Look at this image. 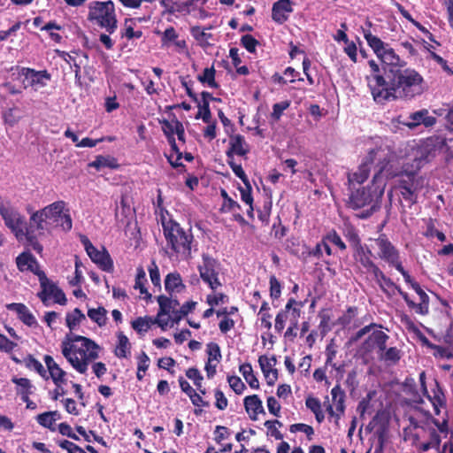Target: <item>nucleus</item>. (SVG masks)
<instances>
[{
  "mask_svg": "<svg viewBox=\"0 0 453 453\" xmlns=\"http://www.w3.org/2000/svg\"><path fill=\"white\" fill-rule=\"evenodd\" d=\"M410 425L403 429L404 440L411 442L418 453L439 450L441 440L452 435L446 412L441 420L436 419L429 411L409 415Z\"/></svg>",
  "mask_w": 453,
  "mask_h": 453,
  "instance_id": "1",
  "label": "nucleus"
},
{
  "mask_svg": "<svg viewBox=\"0 0 453 453\" xmlns=\"http://www.w3.org/2000/svg\"><path fill=\"white\" fill-rule=\"evenodd\" d=\"M388 72L386 85L383 87L381 97L377 103H384L390 99L411 100L421 96L425 91L423 76L414 68L394 67Z\"/></svg>",
  "mask_w": 453,
  "mask_h": 453,
  "instance_id": "2",
  "label": "nucleus"
},
{
  "mask_svg": "<svg viewBox=\"0 0 453 453\" xmlns=\"http://www.w3.org/2000/svg\"><path fill=\"white\" fill-rule=\"evenodd\" d=\"M100 346L93 340L68 333L61 342V352L78 372L84 374L88 365L98 358Z\"/></svg>",
  "mask_w": 453,
  "mask_h": 453,
  "instance_id": "3",
  "label": "nucleus"
},
{
  "mask_svg": "<svg viewBox=\"0 0 453 453\" xmlns=\"http://www.w3.org/2000/svg\"><path fill=\"white\" fill-rule=\"evenodd\" d=\"M161 223L169 257L189 259L194 242L191 229L186 230L176 220L165 217H162Z\"/></svg>",
  "mask_w": 453,
  "mask_h": 453,
  "instance_id": "4",
  "label": "nucleus"
},
{
  "mask_svg": "<svg viewBox=\"0 0 453 453\" xmlns=\"http://www.w3.org/2000/svg\"><path fill=\"white\" fill-rule=\"evenodd\" d=\"M65 206V201L58 200L35 211L27 207V211L31 214L30 227H35L40 234H43L48 224L60 221L58 226L65 232L70 231L73 227V220L70 211Z\"/></svg>",
  "mask_w": 453,
  "mask_h": 453,
  "instance_id": "5",
  "label": "nucleus"
},
{
  "mask_svg": "<svg viewBox=\"0 0 453 453\" xmlns=\"http://www.w3.org/2000/svg\"><path fill=\"white\" fill-rule=\"evenodd\" d=\"M383 194L384 188L377 185V182L372 180L371 185L352 191L349 196L347 205L353 210L370 205V208L357 215L359 219H367L378 209V203L382 198Z\"/></svg>",
  "mask_w": 453,
  "mask_h": 453,
  "instance_id": "6",
  "label": "nucleus"
},
{
  "mask_svg": "<svg viewBox=\"0 0 453 453\" xmlns=\"http://www.w3.org/2000/svg\"><path fill=\"white\" fill-rule=\"evenodd\" d=\"M88 20L104 29L109 35L118 28V19L114 3L95 1L88 7Z\"/></svg>",
  "mask_w": 453,
  "mask_h": 453,
  "instance_id": "7",
  "label": "nucleus"
},
{
  "mask_svg": "<svg viewBox=\"0 0 453 453\" xmlns=\"http://www.w3.org/2000/svg\"><path fill=\"white\" fill-rule=\"evenodd\" d=\"M343 236L349 243L353 250V258L366 273H369L375 265L372 260V252L367 245L362 243L357 229L351 224L346 225Z\"/></svg>",
  "mask_w": 453,
  "mask_h": 453,
  "instance_id": "8",
  "label": "nucleus"
},
{
  "mask_svg": "<svg viewBox=\"0 0 453 453\" xmlns=\"http://www.w3.org/2000/svg\"><path fill=\"white\" fill-rule=\"evenodd\" d=\"M389 336L381 330L373 331L363 343V349L369 352L374 348L378 349L380 359L392 364L401 359V351L396 347L387 349V342Z\"/></svg>",
  "mask_w": 453,
  "mask_h": 453,
  "instance_id": "9",
  "label": "nucleus"
},
{
  "mask_svg": "<svg viewBox=\"0 0 453 453\" xmlns=\"http://www.w3.org/2000/svg\"><path fill=\"white\" fill-rule=\"evenodd\" d=\"M0 215L4 219V225L15 234L17 239H22L25 235L27 222L15 208L11 205L10 201H4L0 196Z\"/></svg>",
  "mask_w": 453,
  "mask_h": 453,
  "instance_id": "10",
  "label": "nucleus"
},
{
  "mask_svg": "<svg viewBox=\"0 0 453 453\" xmlns=\"http://www.w3.org/2000/svg\"><path fill=\"white\" fill-rule=\"evenodd\" d=\"M159 123L161 125L162 131L164 134L165 135L167 142L169 145L171 146L172 151L176 155V158L173 159V155L170 154L166 156L167 160L169 164L173 168H181V170L186 171V166L180 163V159L182 158V152L180 150L176 140L174 137L175 132V126L177 123H181L174 114H173V118L171 120L163 119L159 120Z\"/></svg>",
  "mask_w": 453,
  "mask_h": 453,
  "instance_id": "11",
  "label": "nucleus"
},
{
  "mask_svg": "<svg viewBox=\"0 0 453 453\" xmlns=\"http://www.w3.org/2000/svg\"><path fill=\"white\" fill-rule=\"evenodd\" d=\"M202 259L203 264L198 265L200 277L211 290L215 291L222 285L219 279V263L207 254H203Z\"/></svg>",
  "mask_w": 453,
  "mask_h": 453,
  "instance_id": "12",
  "label": "nucleus"
},
{
  "mask_svg": "<svg viewBox=\"0 0 453 453\" xmlns=\"http://www.w3.org/2000/svg\"><path fill=\"white\" fill-rule=\"evenodd\" d=\"M81 243L83 244L88 256L90 257L92 262L97 265V266L104 272L111 273L113 271V261L109 252L103 248V250H98L89 241V239L82 235L81 238Z\"/></svg>",
  "mask_w": 453,
  "mask_h": 453,
  "instance_id": "13",
  "label": "nucleus"
},
{
  "mask_svg": "<svg viewBox=\"0 0 453 453\" xmlns=\"http://www.w3.org/2000/svg\"><path fill=\"white\" fill-rule=\"evenodd\" d=\"M391 157L390 152L381 147L369 150L365 158L367 160V163H369V165L371 167L372 166L375 170L372 180L377 182L379 176L384 172L390 163Z\"/></svg>",
  "mask_w": 453,
  "mask_h": 453,
  "instance_id": "14",
  "label": "nucleus"
},
{
  "mask_svg": "<svg viewBox=\"0 0 453 453\" xmlns=\"http://www.w3.org/2000/svg\"><path fill=\"white\" fill-rule=\"evenodd\" d=\"M375 243L379 249L378 256L381 260H384L394 267L401 262L399 251L385 234H380L379 237L375 239Z\"/></svg>",
  "mask_w": 453,
  "mask_h": 453,
  "instance_id": "15",
  "label": "nucleus"
},
{
  "mask_svg": "<svg viewBox=\"0 0 453 453\" xmlns=\"http://www.w3.org/2000/svg\"><path fill=\"white\" fill-rule=\"evenodd\" d=\"M368 64L371 68V74L367 76L366 79L372 97L376 102L378 98L381 97L383 87L386 85L388 78L385 74V71L382 70L381 73L379 65L374 60H370Z\"/></svg>",
  "mask_w": 453,
  "mask_h": 453,
  "instance_id": "16",
  "label": "nucleus"
},
{
  "mask_svg": "<svg viewBox=\"0 0 453 453\" xmlns=\"http://www.w3.org/2000/svg\"><path fill=\"white\" fill-rule=\"evenodd\" d=\"M398 188L402 197L407 201L410 205H413L417 203V193L421 188V185H419V181L416 179L414 174H408L406 178L401 179L399 180Z\"/></svg>",
  "mask_w": 453,
  "mask_h": 453,
  "instance_id": "17",
  "label": "nucleus"
},
{
  "mask_svg": "<svg viewBox=\"0 0 453 453\" xmlns=\"http://www.w3.org/2000/svg\"><path fill=\"white\" fill-rule=\"evenodd\" d=\"M19 70V74L24 76L29 81L28 86L34 87L39 85L40 87L46 86V81L51 79L50 73L47 70L36 71L29 67L16 66Z\"/></svg>",
  "mask_w": 453,
  "mask_h": 453,
  "instance_id": "18",
  "label": "nucleus"
},
{
  "mask_svg": "<svg viewBox=\"0 0 453 453\" xmlns=\"http://www.w3.org/2000/svg\"><path fill=\"white\" fill-rule=\"evenodd\" d=\"M424 395H426L432 403L436 416L441 414V409L445 410V413H448L446 395L443 392L442 387L436 379L434 380V388H432V394H429L427 391V394H424Z\"/></svg>",
  "mask_w": 453,
  "mask_h": 453,
  "instance_id": "19",
  "label": "nucleus"
},
{
  "mask_svg": "<svg viewBox=\"0 0 453 453\" xmlns=\"http://www.w3.org/2000/svg\"><path fill=\"white\" fill-rule=\"evenodd\" d=\"M276 363L275 356L268 357L265 355H262L258 357L259 366L269 386H273L278 380V370L273 368Z\"/></svg>",
  "mask_w": 453,
  "mask_h": 453,
  "instance_id": "20",
  "label": "nucleus"
},
{
  "mask_svg": "<svg viewBox=\"0 0 453 453\" xmlns=\"http://www.w3.org/2000/svg\"><path fill=\"white\" fill-rule=\"evenodd\" d=\"M382 62V70L385 71V74H388V72L394 68L397 67H404L407 65V63L404 60H402L400 57L395 52L394 49L388 45L386 49L381 52L380 56L378 57Z\"/></svg>",
  "mask_w": 453,
  "mask_h": 453,
  "instance_id": "21",
  "label": "nucleus"
},
{
  "mask_svg": "<svg viewBox=\"0 0 453 453\" xmlns=\"http://www.w3.org/2000/svg\"><path fill=\"white\" fill-rule=\"evenodd\" d=\"M437 145L434 139H427L418 149L415 157L418 166H422L425 164L433 160L436 156Z\"/></svg>",
  "mask_w": 453,
  "mask_h": 453,
  "instance_id": "22",
  "label": "nucleus"
},
{
  "mask_svg": "<svg viewBox=\"0 0 453 453\" xmlns=\"http://www.w3.org/2000/svg\"><path fill=\"white\" fill-rule=\"evenodd\" d=\"M293 12L290 0H278L273 4L272 19L277 24H283L288 19L289 14Z\"/></svg>",
  "mask_w": 453,
  "mask_h": 453,
  "instance_id": "23",
  "label": "nucleus"
},
{
  "mask_svg": "<svg viewBox=\"0 0 453 453\" xmlns=\"http://www.w3.org/2000/svg\"><path fill=\"white\" fill-rule=\"evenodd\" d=\"M16 265L20 272L29 271L36 276L42 272L35 256L28 251H24L16 257Z\"/></svg>",
  "mask_w": 453,
  "mask_h": 453,
  "instance_id": "24",
  "label": "nucleus"
},
{
  "mask_svg": "<svg viewBox=\"0 0 453 453\" xmlns=\"http://www.w3.org/2000/svg\"><path fill=\"white\" fill-rule=\"evenodd\" d=\"M43 360L56 387L59 388L65 384L66 382V372L55 362L53 357L50 355H45Z\"/></svg>",
  "mask_w": 453,
  "mask_h": 453,
  "instance_id": "25",
  "label": "nucleus"
},
{
  "mask_svg": "<svg viewBox=\"0 0 453 453\" xmlns=\"http://www.w3.org/2000/svg\"><path fill=\"white\" fill-rule=\"evenodd\" d=\"M249 152L244 136L242 134L230 135L229 148L226 151V158H234V155L245 156Z\"/></svg>",
  "mask_w": 453,
  "mask_h": 453,
  "instance_id": "26",
  "label": "nucleus"
},
{
  "mask_svg": "<svg viewBox=\"0 0 453 453\" xmlns=\"http://www.w3.org/2000/svg\"><path fill=\"white\" fill-rule=\"evenodd\" d=\"M6 309L13 311L17 313L19 319L28 326H34L37 324L35 316L30 312L28 308L21 303H12L6 304Z\"/></svg>",
  "mask_w": 453,
  "mask_h": 453,
  "instance_id": "27",
  "label": "nucleus"
},
{
  "mask_svg": "<svg viewBox=\"0 0 453 453\" xmlns=\"http://www.w3.org/2000/svg\"><path fill=\"white\" fill-rule=\"evenodd\" d=\"M243 404L251 420H257L259 413L265 414L262 401L257 395L246 396L243 400Z\"/></svg>",
  "mask_w": 453,
  "mask_h": 453,
  "instance_id": "28",
  "label": "nucleus"
},
{
  "mask_svg": "<svg viewBox=\"0 0 453 453\" xmlns=\"http://www.w3.org/2000/svg\"><path fill=\"white\" fill-rule=\"evenodd\" d=\"M37 277L41 286V291L37 294V296L42 303L47 306L49 298L53 294L55 288H58V286L47 278L44 272H40L37 273Z\"/></svg>",
  "mask_w": 453,
  "mask_h": 453,
  "instance_id": "29",
  "label": "nucleus"
},
{
  "mask_svg": "<svg viewBox=\"0 0 453 453\" xmlns=\"http://www.w3.org/2000/svg\"><path fill=\"white\" fill-rule=\"evenodd\" d=\"M88 167L95 168L96 171H101L103 168L118 169L119 164L118 159L111 155H97L95 160L88 164Z\"/></svg>",
  "mask_w": 453,
  "mask_h": 453,
  "instance_id": "30",
  "label": "nucleus"
},
{
  "mask_svg": "<svg viewBox=\"0 0 453 453\" xmlns=\"http://www.w3.org/2000/svg\"><path fill=\"white\" fill-rule=\"evenodd\" d=\"M118 344L114 349V355L119 358H127L131 354V343L127 335L119 331L117 334Z\"/></svg>",
  "mask_w": 453,
  "mask_h": 453,
  "instance_id": "31",
  "label": "nucleus"
},
{
  "mask_svg": "<svg viewBox=\"0 0 453 453\" xmlns=\"http://www.w3.org/2000/svg\"><path fill=\"white\" fill-rule=\"evenodd\" d=\"M165 288L171 295L173 292H181L185 288L179 273H170L165 279Z\"/></svg>",
  "mask_w": 453,
  "mask_h": 453,
  "instance_id": "32",
  "label": "nucleus"
},
{
  "mask_svg": "<svg viewBox=\"0 0 453 453\" xmlns=\"http://www.w3.org/2000/svg\"><path fill=\"white\" fill-rule=\"evenodd\" d=\"M12 381L17 386V395H20L22 401H27V397L32 394V388H34L30 380L13 377Z\"/></svg>",
  "mask_w": 453,
  "mask_h": 453,
  "instance_id": "33",
  "label": "nucleus"
},
{
  "mask_svg": "<svg viewBox=\"0 0 453 453\" xmlns=\"http://www.w3.org/2000/svg\"><path fill=\"white\" fill-rule=\"evenodd\" d=\"M135 25L134 19L132 18H126L123 23V28L120 30L121 38H126L128 41L133 39H140L142 36V31H134V26Z\"/></svg>",
  "mask_w": 453,
  "mask_h": 453,
  "instance_id": "34",
  "label": "nucleus"
},
{
  "mask_svg": "<svg viewBox=\"0 0 453 453\" xmlns=\"http://www.w3.org/2000/svg\"><path fill=\"white\" fill-rule=\"evenodd\" d=\"M419 296L420 303H416V312L420 315H426L429 311V296L421 288L419 284H413L412 288Z\"/></svg>",
  "mask_w": 453,
  "mask_h": 453,
  "instance_id": "35",
  "label": "nucleus"
},
{
  "mask_svg": "<svg viewBox=\"0 0 453 453\" xmlns=\"http://www.w3.org/2000/svg\"><path fill=\"white\" fill-rule=\"evenodd\" d=\"M364 37L377 57L380 56L381 52L388 45L376 35H373L370 30L364 31Z\"/></svg>",
  "mask_w": 453,
  "mask_h": 453,
  "instance_id": "36",
  "label": "nucleus"
},
{
  "mask_svg": "<svg viewBox=\"0 0 453 453\" xmlns=\"http://www.w3.org/2000/svg\"><path fill=\"white\" fill-rule=\"evenodd\" d=\"M85 319V314L79 308H75L73 311L67 312L65 316V323L70 333H72V331H73Z\"/></svg>",
  "mask_w": 453,
  "mask_h": 453,
  "instance_id": "37",
  "label": "nucleus"
},
{
  "mask_svg": "<svg viewBox=\"0 0 453 453\" xmlns=\"http://www.w3.org/2000/svg\"><path fill=\"white\" fill-rule=\"evenodd\" d=\"M332 401L338 412L344 413L345 411V392L341 388L340 385H335L332 390Z\"/></svg>",
  "mask_w": 453,
  "mask_h": 453,
  "instance_id": "38",
  "label": "nucleus"
},
{
  "mask_svg": "<svg viewBox=\"0 0 453 453\" xmlns=\"http://www.w3.org/2000/svg\"><path fill=\"white\" fill-rule=\"evenodd\" d=\"M294 303V298L291 297L288 300L284 309L280 311L275 318L274 328L278 333H281L285 327V323L288 316L289 309Z\"/></svg>",
  "mask_w": 453,
  "mask_h": 453,
  "instance_id": "39",
  "label": "nucleus"
},
{
  "mask_svg": "<svg viewBox=\"0 0 453 453\" xmlns=\"http://www.w3.org/2000/svg\"><path fill=\"white\" fill-rule=\"evenodd\" d=\"M239 371L251 388L257 389L259 388V381L253 373V369L250 363L241 365Z\"/></svg>",
  "mask_w": 453,
  "mask_h": 453,
  "instance_id": "40",
  "label": "nucleus"
},
{
  "mask_svg": "<svg viewBox=\"0 0 453 453\" xmlns=\"http://www.w3.org/2000/svg\"><path fill=\"white\" fill-rule=\"evenodd\" d=\"M107 311L104 307L99 306L98 308H90L88 310V318L100 327L106 325L107 322Z\"/></svg>",
  "mask_w": 453,
  "mask_h": 453,
  "instance_id": "41",
  "label": "nucleus"
},
{
  "mask_svg": "<svg viewBox=\"0 0 453 453\" xmlns=\"http://www.w3.org/2000/svg\"><path fill=\"white\" fill-rule=\"evenodd\" d=\"M27 368L30 370H35L40 376L43 379L48 380L49 376L47 374V371L44 369L42 363L35 358V357L31 354H28L23 360Z\"/></svg>",
  "mask_w": 453,
  "mask_h": 453,
  "instance_id": "42",
  "label": "nucleus"
},
{
  "mask_svg": "<svg viewBox=\"0 0 453 453\" xmlns=\"http://www.w3.org/2000/svg\"><path fill=\"white\" fill-rule=\"evenodd\" d=\"M147 281L146 273L144 269L140 266L137 268V273L135 277V283L134 288L135 289H139L141 295H145L144 299L148 300L151 298V294H150L145 287V282Z\"/></svg>",
  "mask_w": 453,
  "mask_h": 453,
  "instance_id": "43",
  "label": "nucleus"
},
{
  "mask_svg": "<svg viewBox=\"0 0 453 453\" xmlns=\"http://www.w3.org/2000/svg\"><path fill=\"white\" fill-rule=\"evenodd\" d=\"M370 171L371 166L369 165V163H367V160L365 158V160L358 167V170L356 173H354L351 177L349 178V180L350 182L356 181L361 184L367 180V178L369 177Z\"/></svg>",
  "mask_w": 453,
  "mask_h": 453,
  "instance_id": "44",
  "label": "nucleus"
},
{
  "mask_svg": "<svg viewBox=\"0 0 453 453\" xmlns=\"http://www.w3.org/2000/svg\"><path fill=\"white\" fill-rule=\"evenodd\" d=\"M186 376L194 381L195 386L196 387L199 393L203 395H206V388L202 386V380H203L202 374L199 370L196 367L188 368L186 371Z\"/></svg>",
  "mask_w": 453,
  "mask_h": 453,
  "instance_id": "45",
  "label": "nucleus"
},
{
  "mask_svg": "<svg viewBox=\"0 0 453 453\" xmlns=\"http://www.w3.org/2000/svg\"><path fill=\"white\" fill-rule=\"evenodd\" d=\"M216 71L213 66L204 68L202 74L197 76V80L210 88H217L219 84L215 81Z\"/></svg>",
  "mask_w": 453,
  "mask_h": 453,
  "instance_id": "46",
  "label": "nucleus"
},
{
  "mask_svg": "<svg viewBox=\"0 0 453 453\" xmlns=\"http://www.w3.org/2000/svg\"><path fill=\"white\" fill-rule=\"evenodd\" d=\"M57 414L58 411H46L39 414L36 417V420L42 426L54 430L53 424L56 421L55 416Z\"/></svg>",
  "mask_w": 453,
  "mask_h": 453,
  "instance_id": "47",
  "label": "nucleus"
},
{
  "mask_svg": "<svg viewBox=\"0 0 453 453\" xmlns=\"http://www.w3.org/2000/svg\"><path fill=\"white\" fill-rule=\"evenodd\" d=\"M157 300L159 305V311L157 312L158 317L162 315H168L173 311L172 298L161 295L157 296Z\"/></svg>",
  "mask_w": 453,
  "mask_h": 453,
  "instance_id": "48",
  "label": "nucleus"
},
{
  "mask_svg": "<svg viewBox=\"0 0 453 453\" xmlns=\"http://www.w3.org/2000/svg\"><path fill=\"white\" fill-rule=\"evenodd\" d=\"M358 308L357 306H349L347 308L346 311L339 317L338 323L342 326H349L352 320L357 316Z\"/></svg>",
  "mask_w": 453,
  "mask_h": 453,
  "instance_id": "49",
  "label": "nucleus"
},
{
  "mask_svg": "<svg viewBox=\"0 0 453 453\" xmlns=\"http://www.w3.org/2000/svg\"><path fill=\"white\" fill-rule=\"evenodd\" d=\"M304 306V302L296 301L294 298V303H292L289 309L290 323L294 326H298L299 318L301 316V309Z\"/></svg>",
  "mask_w": 453,
  "mask_h": 453,
  "instance_id": "50",
  "label": "nucleus"
},
{
  "mask_svg": "<svg viewBox=\"0 0 453 453\" xmlns=\"http://www.w3.org/2000/svg\"><path fill=\"white\" fill-rule=\"evenodd\" d=\"M150 318L148 317H138L136 319L131 322V326L134 330L138 334L146 333L150 327Z\"/></svg>",
  "mask_w": 453,
  "mask_h": 453,
  "instance_id": "51",
  "label": "nucleus"
},
{
  "mask_svg": "<svg viewBox=\"0 0 453 453\" xmlns=\"http://www.w3.org/2000/svg\"><path fill=\"white\" fill-rule=\"evenodd\" d=\"M226 162L234 173L242 180L243 184H247L249 180V178L247 174L245 173L244 170L242 169V166L241 165H238L234 162V158H226Z\"/></svg>",
  "mask_w": 453,
  "mask_h": 453,
  "instance_id": "52",
  "label": "nucleus"
},
{
  "mask_svg": "<svg viewBox=\"0 0 453 453\" xmlns=\"http://www.w3.org/2000/svg\"><path fill=\"white\" fill-rule=\"evenodd\" d=\"M326 240L335 245L342 251H344L347 249L345 242L334 229H332L326 234Z\"/></svg>",
  "mask_w": 453,
  "mask_h": 453,
  "instance_id": "53",
  "label": "nucleus"
},
{
  "mask_svg": "<svg viewBox=\"0 0 453 453\" xmlns=\"http://www.w3.org/2000/svg\"><path fill=\"white\" fill-rule=\"evenodd\" d=\"M197 107H198V112L196 116V119L202 118L203 122L210 123L211 118L210 104L206 103V102L200 103L198 101Z\"/></svg>",
  "mask_w": 453,
  "mask_h": 453,
  "instance_id": "54",
  "label": "nucleus"
},
{
  "mask_svg": "<svg viewBox=\"0 0 453 453\" xmlns=\"http://www.w3.org/2000/svg\"><path fill=\"white\" fill-rule=\"evenodd\" d=\"M241 44L250 53L256 52V48L259 44V42L251 35H244L241 38Z\"/></svg>",
  "mask_w": 453,
  "mask_h": 453,
  "instance_id": "55",
  "label": "nucleus"
},
{
  "mask_svg": "<svg viewBox=\"0 0 453 453\" xmlns=\"http://www.w3.org/2000/svg\"><path fill=\"white\" fill-rule=\"evenodd\" d=\"M289 431L291 433L303 432L307 435L308 440L312 439V435L314 434V429L311 426L303 424V423H296L293 424L289 426Z\"/></svg>",
  "mask_w": 453,
  "mask_h": 453,
  "instance_id": "56",
  "label": "nucleus"
},
{
  "mask_svg": "<svg viewBox=\"0 0 453 453\" xmlns=\"http://www.w3.org/2000/svg\"><path fill=\"white\" fill-rule=\"evenodd\" d=\"M227 382L230 388L235 394L241 395L246 388L245 384L242 381L241 378L235 375L227 376Z\"/></svg>",
  "mask_w": 453,
  "mask_h": 453,
  "instance_id": "57",
  "label": "nucleus"
},
{
  "mask_svg": "<svg viewBox=\"0 0 453 453\" xmlns=\"http://www.w3.org/2000/svg\"><path fill=\"white\" fill-rule=\"evenodd\" d=\"M424 234L428 238H433L435 236L440 242L446 241V235L442 232L435 228L433 219L429 220V223L426 226V230Z\"/></svg>",
  "mask_w": 453,
  "mask_h": 453,
  "instance_id": "58",
  "label": "nucleus"
},
{
  "mask_svg": "<svg viewBox=\"0 0 453 453\" xmlns=\"http://www.w3.org/2000/svg\"><path fill=\"white\" fill-rule=\"evenodd\" d=\"M290 106V102L288 100L282 101L280 103L274 104L273 105V112L271 114L272 119L274 120H279L283 114V111L287 110Z\"/></svg>",
  "mask_w": 453,
  "mask_h": 453,
  "instance_id": "59",
  "label": "nucleus"
},
{
  "mask_svg": "<svg viewBox=\"0 0 453 453\" xmlns=\"http://www.w3.org/2000/svg\"><path fill=\"white\" fill-rule=\"evenodd\" d=\"M270 296L272 299H278L281 294V284L275 275H272L269 280Z\"/></svg>",
  "mask_w": 453,
  "mask_h": 453,
  "instance_id": "60",
  "label": "nucleus"
},
{
  "mask_svg": "<svg viewBox=\"0 0 453 453\" xmlns=\"http://www.w3.org/2000/svg\"><path fill=\"white\" fill-rule=\"evenodd\" d=\"M337 354L336 346L332 340L329 344H327L326 348V365H330L332 368H336V364L334 363V359L335 358Z\"/></svg>",
  "mask_w": 453,
  "mask_h": 453,
  "instance_id": "61",
  "label": "nucleus"
},
{
  "mask_svg": "<svg viewBox=\"0 0 453 453\" xmlns=\"http://www.w3.org/2000/svg\"><path fill=\"white\" fill-rule=\"evenodd\" d=\"M276 423L277 419L266 420L264 425L267 429L268 435L273 437L276 440H282L283 434L277 428Z\"/></svg>",
  "mask_w": 453,
  "mask_h": 453,
  "instance_id": "62",
  "label": "nucleus"
},
{
  "mask_svg": "<svg viewBox=\"0 0 453 453\" xmlns=\"http://www.w3.org/2000/svg\"><path fill=\"white\" fill-rule=\"evenodd\" d=\"M428 113V111L426 109L418 111L416 112H413L410 115L409 119L411 120V122L407 123L406 125L412 128L415 127L420 124L423 123L424 117H426V114Z\"/></svg>",
  "mask_w": 453,
  "mask_h": 453,
  "instance_id": "63",
  "label": "nucleus"
},
{
  "mask_svg": "<svg viewBox=\"0 0 453 453\" xmlns=\"http://www.w3.org/2000/svg\"><path fill=\"white\" fill-rule=\"evenodd\" d=\"M221 213L232 212L233 214L241 211V205L234 199H227V202H223L220 209Z\"/></svg>",
  "mask_w": 453,
  "mask_h": 453,
  "instance_id": "64",
  "label": "nucleus"
}]
</instances>
